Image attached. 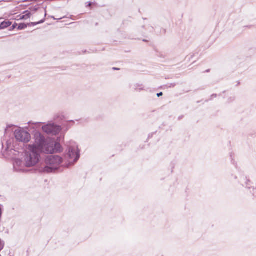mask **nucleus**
<instances>
[{"label":"nucleus","instance_id":"5","mask_svg":"<svg viewBox=\"0 0 256 256\" xmlns=\"http://www.w3.org/2000/svg\"><path fill=\"white\" fill-rule=\"evenodd\" d=\"M43 130L47 134H50L56 135L58 134L61 128L60 126H55L54 124H48L42 127Z\"/></svg>","mask_w":256,"mask_h":256},{"label":"nucleus","instance_id":"7","mask_svg":"<svg viewBox=\"0 0 256 256\" xmlns=\"http://www.w3.org/2000/svg\"><path fill=\"white\" fill-rule=\"evenodd\" d=\"M25 14L19 15L17 16V20H27L30 18L31 14L30 12L26 11L24 12Z\"/></svg>","mask_w":256,"mask_h":256},{"label":"nucleus","instance_id":"10","mask_svg":"<svg viewBox=\"0 0 256 256\" xmlns=\"http://www.w3.org/2000/svg\"><path fill=\"white\" fill-rule=\"evenodd\" d=\"M163 94L162 92H160V93L158 94L157 96L158 97L162 96Z\"/></svg>","mask_w":256,"mask_h":256},{"label":"nucleus","instance_id":"12","mask_svg":"<svg viewBox=\"0 0 256 256\" xmlns=\"http://www.w3.org/2000/svg\"><path fill=\"white\" fill-rule=\"evenodd\" d=\"M91 6V3H90L89 4V6Z\"/></svg>","mask_w":256,"mask_h":256},{"label":"nucleus","instance_id":"2","mask_svg":"<svg viewBox=\"0 0 256 256\" xmlns=\"http://www.w3.org/2000/svg\"><path fill=\"white\" fill-rule=\"evenodd\" d=\"M40 146H37L36 143L34 144L28 146L26 158V161L28 166H34L38 162L39 160L38 152L40 151Z\"/></svg>","mask_w":256,"mask_h":256},{"label":"nucleus","instance_id":"4","mask_svg":"<svg viewBox=\"0 0 256 256\" xmlns=\"http://www.w3.org/2000/svg\"><path fill=\"white\" fill-rule=\"evenodd\" d=\"M14 134L16 139L20 142H28L30 139V134L24 130H16L14 132Z\"/></svg>","mask_w":256,"mask_h":256},{"label":"nucleus","instance_id":"8","mask_svg":"<svg viewBox=\"0 0 256 256\" xmlns=\"http://www.w3.org/2000/svg\"><path fill=\"white\" fill-rule=\"evenodd\" d=\"M12 24V22L9 20H6L0 24V28L1 29H4L10 26Z\"/></svg>","mask_w":256,"mask_h":256},{"label":"nucleus","instance_id":"9","mask_svg":"<svg viewBox=\"0 0 256 256\" xmlns=\"http://www.w3.org/2000/svg\"><path fill=\"white\" fill-rule=\"evenodd\" d=\"M28 26V25L24 24H20L18 25V29L20 30H24Z\"/></svg>","mask_w":256,"mask_h":256},{"label":"nucleus","instance_id":"11","mask_svg":"<svg viewBox=\"0 0 256 256\" xmlns=\"http://www.w3.org/2000/svg\"><path fill=\"white\" fill-rule=\"evenodd\" d=\"M114 70H118L119 69L118 68H114Z\"/></svg>","mask_w":256,"mask_h":256},{"label":"nucleus","instance_id":"1","mask_svg":"<svg viewBox=\"0 0 256 256\" xmlns=\"http://www.w3.org/2000/svg\"><path fill=\"white\" fill-rule=\"evenodd\" d=\"M36 144L37 146H40V151L46 154H52L61 150L60 144L51 140L44 141V138L40 136L36 140Z\"/></svg>","mask_w":256,"mask_h":256},{"label":"nucleus","instance_id":"6","mask_svg":"<svg viewBox=\"0 0 256 256\" xmlns=\"http://www.w3.org/2000/svg\"><path fill=\"white\" fill-rule=\"evenodd\" d=\"M69 156L71 159V161L76 162L80 158L79 152L77 149H72L69 152Z\"/></svg>","mask_w":256,"mask_h":256},{"label":"nucleus","instance_id":"3","mask_svg":"<svg viewBox=\"0 0 256 256\" xmlns=\"http://www.w3.org/2000/svg\"><path fill=\"white\" fill-rule=\"evenodd\" d=\"M46 162L50 169L56 170L62 163V158L59 156H51L46 158Z\"/></svg>","mask_w":256,"mask_h":256}]
</instances>
